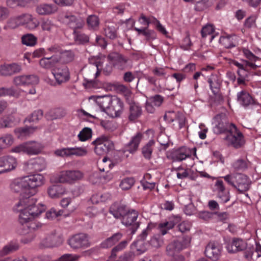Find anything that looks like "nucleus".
<instances>
[{
    "instance_id": "nucleus-1",
    "label": "nucleus",
    "mask_w": 261,
    "mask_h": 261,
    "mask_svg": "<svg viewBox=\"0 0 261 261\" xmlns=\"http://www.w3.org/2000/svg\"><path fill=\"white\" fill-rule=\"evenodd\" d=\"M46 206L41 202H38L37 199L30 196L20 198L15 204L14 210L19 214V221L21 224L19 233L24 237L21 242L28 244L32 242L36 237V231L41 227V224L38 222L32 221L46 210Z\"/></svg>"
},
{
    "instance_id": "nucleus-2",
    "label": "nucleus",
    "mask_w": 261,
    "mask_h": 261,
    "mask_svg": "<svg viewBox=\"0 0 261 261\" xmlns=\"http://www.w3.org/2000/svg\"><path fill=\"white\" fill-rule=\"evenodd\" d=\"M44 177L40 174H32L13 179L10 185L11 190L20 193V198L33 196L37 188L44 184Z\"/></svg>"
},
{
    "instance_id": "nucleus-3",
    "label": "nucleus",
    "mask_w": 261,
    "mask_h": 261,
    "mask_svg": "<svg viewBox=\"0 0 261 261\" xmlns=\"http://www.w3.org/2000/svg\"><path fill=\"white\" fill-rule=\"evenodd\" d=\"M223 178L228 185L236 188L240 193L246 192L250 188L251 181L245 174L237 173H230Z\"/></svg>"
},
{
    "instance_id": "nucleus-4",
    "label": "nucleus",
    "mask_w": 261,
    "mask_h": 261,
    "mask_svg": "<svg viewBox=\"0 0 261 261\" xmlns=\"http://www.w3.org/2000/svg\"><path fill=\"white\" fill-rule=\"evenodd\" d=\"M190 243V240L188 238H179L170 243L167 246V254L173 256L172 261H184V256L177 253L187 248Z\"/></svg>"
},
{
    "instance_id": "nucleus-5",
    "label": "nucleus",
    "mask_w": 261,
    "mask_h": 261,
    "mask_svg": "<svg viewBox=\"0 0 261 261\" xmlns=\"http://www.w3.org/2000/svg\"><path fill=\"white\" fill-rule=\"evenodd\" d=\"M107 59L111 65H108L103 68V71L107 74L111 72L112 67L123 70L128 66V58L118 53H110L107 56Z\"/></svg>"
},
{
    "instance_id": "nucleus-6",
    "label": "nucleus",
    "mask_w": 261,
    "mask_h": 261,
    "mask_svg": "<svg viewBox=\"0 0 261 261\" xmlns=\"http://www.w3.org/2000/svg\"><path fill=\"white\" fill-rule=\"evenodd\" d=\"M47 51H49V55L50 56L42 58L40 60L39 64L42 67L49 69L61 61V56L58 55L60 54V47L54 45L47 48Z\"/></svg>"
},
{
    "instance_id": "nucleus-7",
    "label": "nucleus",
    "mask_w": 261,
    "mask_h": 261,
    "mask_svg": "<svg viewBox=\"0 0 261 261\" xmlns=\"http://www.w3.org/2000/svg\"><path fill=\"white\" fill-rule=\"evenodd\" d=\"M94 151L98 155L105 154L114 147L112 141L107 136H102L93 142Z\"/></svg>"
},
{
    "instance_id": "nucleus-8",
    "label": "nucleus",
    "mask_w": 261,
    "mask_h": 261,
    "mask_svg": "<svg viewBox=\"0 0 261 261\" xmlns=\"http://www.w3.org/2000/svg\"><path fill=\"white\" fill-rule=\"evenodd\" d=\"M83 176V173L80 170H65L59 173L57 180L60 183L73 184L81 180Z\"/></svg>"
},
{
    "instance_id": "nucleus-9",
    "label": "nucleus",
    "mask_w": 261,
    "mask_h": 261,
    "mask_svg": "<svg viewBox=\"0 0 261 261\" xmlns=\"http://www.w3.org/2000/svg\"><path fill=\"white\" fill-rule=\"evenodd\" d=\"M63 242L62 237L55 231L45 234L41 239L39 245L41 248H54L60 246Z\"/></svg>"
},
{
    "instance_id": "nucleus-10",
    "label": "nucleus",
    "mask_w": 261,
    "mask_h": 261,
    "mask_svg": "<svg viewBox=\"0 0 261 261\" xmlns=\"http://www.w3.org/2000/svg\"><path fill=\"white\" fill-rule=\"evenodd\" d=\"M193 153L196 156V147L192 149L182 146L177 149L173 150L170 154L169 158L173 162H180L191 156Z\"/></svg>"
},
{
    "instance_id": "nucleus-11",
    "label": "nucleus",
    "mask_w": 261,
    "mask_h": 261,
    "mask_svg": "<svg viewBox=\"0 0 261 261\" xmlns=\"http://www.w3.org/2000/svg\"><path fill=\"white\" fill-rule=\"evenodd\" d=\"M68 244L73 249L87 248L90 246L88 236L85 233L73 235L68 240Z\"/></svg>"
},
{
    "instance_id": "nucleus-12",
    "label": "nucleus",
    "mask_w": 261,
    "mask_h": 261,
    "mask_svg": "<svg viewBox=\"0 0 261 261\" xmlns=\"http://www.w3.org/2000/svg\"><path fill=\"white\" fill-rule=\"evenodd\" d=\"M17 165V159L11 155L0 156V174L15 170Z\"/></svg>"
},
{
    "instance_id": "nucleus-13",
    "label": "nucleus",
    "mask_w": 261,
    "mask_h": 261,
    "mask_svg": "<svg viewBox=\"0 0 261 261\" xmlns=\"http://www.w3.org/2000/svg\"><path fill=\"white\" fill-rule=\"evenodd\" d=\"M52 73L55 78L56 82L51 81L50 84L56 86V83L61 85L68 82L70 80V72L68 68L65 65H62L55 68Z\"/></svg>"
},
{
    "instance_id": "nucleus-14",
    "label": "nucleus",
    "mask_w": 261,
    "mask_h": 261,
    "mask_svg": "<svg viewBox=\"0 0 261 261\" xmlns=\"http://www.w3.org/2000/svg\"><path fill=\"white\" fill-rule=\"evenodd\" d=\"M87 150L85 147H66L59 149L55 151L57 156L69 157L71 156H83L87 154Z\"/></svg>"
},
{
    "instance_id": "nucleus-15",
    "label": "nucleus",
    "mask_w": 261,
    "mask_h": 261,
    "mask_svg": "<svg viewBox=\"0 0 261 261\" xmlns=\"http://www.w3.org/2000/svg\"><path fill=\"white\" fill-rule=\"evenodd\" d=\"M123 108V103L120 98L116 96H112V100L106 112L111 117H117L121 114Z\"/></svg>"
},
{
    "instance_id": "nucleus-16",
    "label": "nucleus",
    "mask_w": 261,
    "mask_h": 261,
    "mask_svg": "<svg viewBox=\"0 0 261 261\" xmlns=\"http://www.w3.org/2000/svg\"><path fill=\"white\" fill-rule=\"evenodd\" d=\"M138 214L135 210L128 211L122 218V223L126 226H132V232L135 233L139 227V223L137 222Z\"/></svg>"
},
{
    "instance_id": "nucleus-17",
    "label": "nucleus",
    "mask_w": 261,
    "mask_h": 261,
    "mask_svg": "<svg viewBox=\"0 0 261 261\" xmlns=\"http://www.w3.org/2000/svg\"><path fill=\"white\" fill-rule=\"evenodd\" d=\"M223 140L227 145L232 146L236 148L241 147L245 143L243 136L241 132H237L236 135L229 133Z\"/></svg>"
},
{
    "instance_id": "nucleus-18",
    "label": "nucleus",
    "mask_w": 261,
    "mask_h": 261,
    "mask_svg": "<svg viewBox=\"0 0 261 261\" xmlns=\"http://www.w3.org/2000/svg\"><path fill=\"white\" fill-rule=\"evenodd\" d=\"M221 247L218 243L214 242H210L206 246L205 255L213 260L216 261L219 259L221 253Z\"/></svg>"
},
{
    "instance_id": "nucleus-19",
    "label": "nucleus",
    "mask_w": 261,
    "mask_h": 261,
    "mask_svg": "<svg viewBox=\"0 0 261 261\" xmlns=\"http://www.w3.org/2000/svg\"><path fill=\"white\" fill-rule=\"evenodd\" d=\"M64 20L73 31L83 28L85 24L84 19L82 17L70 14H66Z\"/></svg>"
},
{
    "instance_id": "nucleus-20",
    "label": "nucleus",
    "mask_w": 261,
    "mask_h": 261,
    "mask_svg": "<svg viewBox=\"0 0 261 261\" xmlns=\"http://www.w3.org/2000/svg\"><path fill=\"white\" fill-rule=\"evenodd\" d=\"M154 224L149 223L146 229L142 231V233L138 237L137 240L134 242V245L136 248L137 254H141L146 251V248L143 245V241L146 239L148 235V231L154 227Z\"/></svg>"
},
{
    "instance_id": "nucleus-21",
    "label": "nucleus",
    "mask_w": 261,
    "mask_h": 261,
    "mask_svg": "<svg viewBox=\"0 0 261 261\" xmlns=\"http://www.w3.org/2000/svg\"><path fill=\"white\" fill-rule=\"evenodd\" d=\"M25 165L27 166V170L34 171H41L46 167V162L42 158H37L30 160Z\"/></svg>"
},
{
    "instance_id": "nucleus-22",
    "label": "nucleus",
    "mask_w": 261,
    "mask_h": 261,
    "mask_svg": "<svg viewBox=\"0 0 261 261\" xmlns=\"http://www.w3.org/2000/svg\"><path fill=\"white\" fill-rule=\"evenodd\" d=\"M237 99L240 104L245 108L253 105H259L249 93L244 90L238 93Z\"/></svg>"
},
{
    "instance_id": "nucleus-23",
    "label": "nucleus",
    "mask_w": 261,
    "mask_h": 261,
    "mask_svg": "<svg viewBox=\"0 0 261 261\" xmlns=\"http://www.w3.org/2000/svg\"><path fill=\"white\" fill-rule=\"evenodd\" d=\"M39 21L36 17H34L29 14H24L21 15V25L29 30H33L38 27Z\"/></svg>"
},
{
    "instance_id": "nucleus-24",
    "label": "nucleus",
    "mask_w": 261,
    "mask_h": 261,
    "mask_svg": "<svg viewBox=\"0 0 261 261\" xmlns=\"http://www.w3.org/2000/svg\"><path fill=\"white\" fill-rule=\"evenodd\" d=\"M21 70V66L16 63L0 66V75L2 76H10L19 72Z\"/></svg>"
},
{
    "instance_id": "nucleus-25",
    "label": "nucleus",
    "mask_w": 261,
    "mask_h": 261,
    "mask_svg": "<svg viewBox=\"0 0 261 261\" xmlns=\"http://www.w3.org/2000/svg\"><path fill=\"white\" fill-rule=\"evenodd\" d=\"M246 243L241 239H234L227 243L226 248L229 253H236L244 250Z\"/></svg>"
},
{
    "instance_id": "nucleus-26",
    "label": "nucleus",
    "mask_w": 261,
    "mask_h": 261,
    "mask_svg": "<svg viewBox=\"0 0 261 261\" xmlns=\"http://www.w3.org/2000/svg\"><path fill=\"white\" fill-rule=\"evenodd\" d=\"M210 88L214 94L219 93L222 83L220 75L217 72L212 73L208 80Z\"/></svg>"
},
{
    "instance_id": "nucleus-27",
    "label": "nucleus",
    "mask_w": 261,
    "mask_h": 261,
    "mask_svg": "<svg viewBox=\"0 0 261 261\" xmlns=\"http://www.w3.org/2000/svg\"><path fill=\"white\" fill-rule=\"evenodd\" d=\"M128 211L125 205L119 203H114L110 208V213L117 219L122 218Z\"/></svg>"
},
{
    "instance_id": "nucleus-28",
    "label": "nucleus",
    "mask_w": 261,
    "mask_h": 261,
    "mask_svg": "<svg viewBox=\"0 0 261 261\" xmlns=\"http://www.w3.org/2000/svg\"><path fill=\"white\" fill-rule=\"evenodd\" d=\"M57 11V7L53 4H41L36 8V12L41 15H50Z\"/></svg>"
},
{
    "instance_id": "nucleus-29",
    "label": "nucleus",
    "mask_w": 261,
    "mask_h": 261,
    "mask_svg": "<svg viewBox=\"0 0 261 261\" xmlns=\"http://www.w3.org/2000/svg\"><path fill=\"white\" fill-rule=\"evenodd\" d=\"M214 121L217 133H221L226 129L227 119L225 114L221 113L216 115L214 118Z\"/></svg>"
},
{
    "instance_id": "nucleus-30",
    "label": "nucleus",
    "mask_w": 261,
    "mask_h": 261,
    "mask_svg": "<svg viewBox=\"0 0 261 261\" xmlns=\"http://www.w3.org/2000/svg\"><path fill=\"white\" fill-rule=\"evenodd\" d=\"M201 34L203 39H207L209 42H211L217 33L215 32V28L213 24H207L202 27Z\"/></svg>"
},
{
    "instance_id": "nucleus-31",
    "label": "nucleus",
    "mask_w": 261,
    "mask_h": 261,
    "mask_svg": "<svg viewBox=\"0 0 261 261\" xmlns=\"http://www.w3.org/2000/svg\"><path fill=\"white\" fill-rule=\"evenodd\" d=\"M143 136V134L141 133H137L126 146L125 150L132 153L135 152L138 148Z\"/></svg>"
},
{
    "instance_id": "nucleus-32",
    "label": "nucleus",
    "mask_w": 261,
    "mask_h": 261,
    "mask_svg": "<svg viewBox=\"0 0 261 261\" xmlns=\"http://www.w3.org/2000/svg\"><path fill=\"white\" fill-rule=\"evenodd\" d=\"M65 192V189L61 185H52L49 186L47 189V194L51 198H59L61 197Z\"/></svg>"
},
{
    "instance_id": "nucleus-33",
    "label": "nucleus",
    "mask_w": 261,
    "mask_h": 261,
    "mask_svg": "<svg viewBox=\"0 0 261 261\" xmlns=\"http://www.w3.org/2000/svg\"><path fill=\"white\" fill-rule=\"evenodd\" d=\"M216 190L218 193V197L221 199L224 203L229 201V198L228 194L225 192V188L222 180H217L215 185Z\"/></svg>"
},
{
    "instance_id": "nucleus-34",
    "label": "nucleus",
    "mask_w": 261,
    "mask_h": 261,
    "mask_svg": "<svg viewBox=\"0 0 261 261\" xmlns=\"http://www.w3.org/2000/svg\"><path fill=\"white\" fill-rule=\"evenodd\" d=\"M122 234L120 232L116 233L112 237L106 239L101 242L100 246L102 248H108L113 246L122 238Z\"/></svg>"
},
{
    "instance_id": "nucleus-35",
    "label": "nucleus",
    "mask_w": 261,
    "mask_h": 261,
    "mask_svg": "<svg viewBox=\"0 0 261 261\" xmlns=\"http://www.w3.org/2000/svg\"><path fill=\"white\" fill-rule=\"evenodd\" d=\"M176 223L173 220L165 221L160 223L157 226V229L162 235H165L168 231L172 229Z\"/></svg>"
},
{
    "instance_id": "nucleus-36",
    "label": "nucleus",
    "mask_w": 261,
    "mask_h": 261,
    "mask_svg": "<svg viewBox=\"0 0 261 261\" xmlns=\"http://www.w3.org/2000/svg\"><path fill=\"white\" fill-rule=\"evenodd\" d=\"M19 246L16 241H11L0 250V256H5L12 253L19 249Z\"/></svg>"
},
{
    "instance_id": "nucleus-37",
    "label": "nucleus",
    "mask_w": 261,
    "mask_h": 261,
    "mask_svg": "<svg viewBox=\"0 0 261 261\" xmlns=\"http://www.w3.org/2000/svg\"><path fill=\"white\" fill-rule=\"evenodd\" d=\"M219 42L225 48H232L237 44V38L234 35L221 36L219 39Z\"/></svg>"
},
{
    "instance_id": "nucleus-38",
    "label": "nucleus",
    "mask_w": 261,
    "mask_h": 261,
    "mask_svg": "<svg viewBox=\"0 0 261 261\" xmlns=\"http://www.w3.org/2000/svg\"><path fill=\"white\" fill-rule=\"evenodd\" d=\"M75 42L77 44H85L89 41V37L81 31L77 30L73 32Z\"/></svg>"
},
{
    "instance_id": "nucleus-39",
    "label": "nucleus",
    "mask_w": 261,
    "mask_h": 261,
    "mask_svg": "<svg viewBox=\"0 0 261 261\" xmlns=\"http://www.w3.org/2000/svg\"><path fill=\"white\" fill-rule=\"evenodd\" d=\"M86 22L89 30L93 31H96L98 30L100 20L99 17L97 15H89L87 18Z\"/></svg>"
},
{
    "instance_id": "nucleus-40",
    "label": "nucleus",
    "mask_w": 261,
    "mask_h": 261,
    "mask_svg": "<svg viewBox=\"0 0 261 261\" xmlns=\"http://www.w3.org/2000/svg\"><path fill=\"white\" fill-rule=\"evenodd\" d=\"M104 31L106 36L111 39H114L117 37V29L113 23L106 22Z\"/></svg>"
},
{
    "instance_id": "nucleus-41",
    "label": "nucleus",
    "mask_w": 261,
    "mask_h": 261,
    "mask_svg": "<svg viewBox=\"0 0 261 261\" xmlns=\"http://www.w3.org/2000/svg\"><path fill=\"white\" fill-rule=\"evenodd\" d=\"M26 153L29 155L37 154L41 150V145L36 142H28L25 143Z\"/></svg>"
},
{
    "instance_id": "nucleus-42",
    "label": "nucleus",
    "mask_w": 261,
    "mask_h": 261,
    "mask_svg": "<svg viewBox=\"0 0 261 261\" xmlns=\"http://www.w3.org/2000/svg\"><path fill=\"white\" fill-rule=\"evenodd\" d=\"M35 129L36 127L32 126L19 127L14 130V133L18 138L21 139L32 134L35 131Z\"/></svg>"
},
{
    "instance_id": "nucleus-43",
    "label": "nucleus",
    "mask_w": 261,
    "mask_h": 261,
    "mask_svg": "<svg viewBox=\"0 0 261 261\" xmlns=\"http://www.w3.org/2000/svg\"><path fill=\"white\" fill-rule=\"evenodd\" d=\"M20 90L15 89L12 87L10 88H0V96H12L18 97L20 95Z\"/></svg>"
},
{
    "instance_id": "nucleus-44",
    "label": "nucleus",
    "mask_w": 261,
    "mask_h": 261,
    "mask_svg": "<svg viewBox=\"0 0 261 261\" xmlns=\"http://www.w3.org/2000/svg\"><path fill=\"white\" fill-rule=\"evenodd\" d=\"M154 144L153 140H150L142 147V153L146 159L149 160L151 158Z\"/></svg>"
},
{
    "instance_id": "nucleus-45",
    "label": "nucleus",
    "mask_w": 261,
    "mask_h": 261,
    "mask_svg": "<svg viewBox=\"0 0 261 261\" xmlns=\"http://www.w3.org/2000/svg\"><path fill=\"white\" fill-rule=\"evenodd\" d=\"M249 164L247 160L240 159L233 163L232 167L235 171H243L248 168Z\"/></svg>"
},
{
    "instance_id": "nucleus-46",
    "label": "nucleus",
    "mask_w": 261,
    "mask_h": 261,
    "mask_svg": "<svg viewBox=\"0 0 261 261\" xmlns=\"http://www.w3.org/2000/svg\"><path fill=\"white\" fill-rule=\"evenodd\" d=\"M37 38L32 34H27L21 37V42L27 46H33L37 43Z\"/></svg>"
},
{
    "instance_id": "nucleus-47",
    "label": "nucleus",
    "mask_w": 261,
    "mask_h": 261,
    "mask_svg": "<svg viewBox=\"0 0 261 261\" xmlns=\"http://www.w3.org/2000/svg\"><path fill=\"white\" fill-rule=\"evenodd\" d=\"M65 112L61 108L50 110L47 114V117L51 119L61 118L65 115Z\"/></svg>"
},
{
    "instance_id": "nucleus-48",
    "label": "nucleus",
    "mask_w": 261,
    "mask_h": 261,
    "mask_svg": "<svg viewBox=\"0 0 261 261\" xmlns=\"http://www.w3.org/2000/svg\"><path fill=\"white\" fill-rule=\"evenodd\" d=\"M16 114L8 116L4 118L3 122L0 124V127H11L13 124L19 121V120L16 118Z\"/></svg>"
},
{
    "instance_id": "nucleus-49",
    "label": "nucleus",
    "mask_w": 261,
    "mask_h": 261,
    "mask_svg": "<svg viewBox=\"0 0 261 261\" xmlns=\"http://www.w3.org/2000/svg\"><path fill=\"white\" fill-rule=\"evenodd\" d=\"M135 183V179L134 177H125L121 180L119 187L122 190H128L134 186Z\"/></svg>"
},
{
    "instance_id": "nucleus-50",
    "label": "nucleus",
    "mask_w": 261,
    "mask_h": 261,
    "mask_svg": "<svg viewBox=\"0 0 261 261\" xmlns=\"http://www.w3.org/2000/svg\"><path fill=\"white\" fill-rule=\"evenodd\" d=\"M129 111V119L130 121L136 120L141 114V108L136 104L130 106Z\"/></svg>"
},
{
    "instance_id": "nucleus-51",
    "label": "nucleus",
    "mask_w": 261,
    "mask_h": 261,
    "mask_svg": "<svg viewBox=\"0 0 261 261\" xmlns=\"http://www.w3.org/2000/svg\"><path fill=\"white\" fill-rule=\"evenodd\" d=\"M112 100V96H105L99 98L97 102L100 108L105 112L108 110Z\"/></svg>"
},
{
    "instance_id": "nucleus-52",
    "label": "nucleus",
    "mask_w": 261,
    "mask_h": 261,
    "mask_svg": "<svg viewBox=\"0 0 261 261\" xmlns=\"http://www.w3.org/2000/svg\"><path fill=\"white\" fill-rule=\"evenodd\" d=\"M114 164L112 163L111 160L105 157L103 158L101 163H99L98 164V168L100 171H109L113 166Z\"/></svg>"
},
{
    "instance_id": "nucleus-53",
    "label": "nucleus",
    "mask_w": 261,
    "mask_h": 261,
    "mask_svg": "<svg viewBox=\"0 0 261 261\" xmlns=\"http://www.w3.org/2000/svg\"><path fill=\"white\" fill-rule=\"evenodd\" d=\"M92 135V129L89 127H84L80 131L77 137L80 141L84 142L91 139Z\"/></svg>"
},
{
    "instance_id": "nucleus-54",
    "label": "nucleus",
    "mask_w": 261,
    "mask_h": 261,
    "mask_svg": "<svg viewBox=\"0 0 261 261\" xmlns=\"http://www.w3.org/2000/svg\"><path fill=\"white\" fill-rule=\"evenodd\" d=\"M59 55L61 56V59H62L63 62L66 63L72 61L74 58V54L71 50H65L61 53L60 48Z\"/></svg>"
},
{
    "instance_id": "nucleus-55",
    "label": "nucleus",
    "mask_w": 261,
    "mask_h": 261,
    "mask_svg": "<svg viewBox=\"0 0 261 261\" xmlns=\"http://www.w3.org/2000/svg\"><path fill=\"white\" fill-rule=\"evenodd\" d=\"M64 212L63 210H57L53 207L46 212V217L48 219H53L63 215Z\"/></svg>"
},
{
    "instance_id": "nucleus-56",
    "label": "nucleus",
    "mask_w": 261,
    "mask_h": 261,
    "mask_svg": "<svg viewBox=\"0 0 261 261\" xmlns=\"http://www.w3.org/2000/svg\"><path fill=\"white\" fill-rule=\"evenodd\" d=\"M127 245V241H123L121 242L120 243H119L116 246L114 247L112 250L111 255L110 257V259H113L115 258L117 253L124 249L126 247Z\"/></svg>"
},
{
    "instance_id": "nucleus-57",
    "label": "nucleus",
    "mask_w": 261,
    "mask_h": 261,
    "mask_svg": "<svg viewBox=\"0 0 261 261\" xmlns=\"http://www.w3.org/2000/svg\"><path fill=\"white\" fill-rule=\"evenodd\" d=\"M28 2L25 0H7V5L10 8H15L17 6L25 7L27 5Z\"/></svg>"
},
{
    "instance_id": "nucleus-58",
    "label": "nucleus",
    "mask_w": 261,
    "mask_h": 261,
    "mask_svg": "<svg viewBox=\"0 0 261 261\" xmlns=\"http://www.w3.org/2000/svg\"><path fill=\"white\" fill-rule=\"evenodd\" d=\"M43 112L41 110H38L35 111L31 115V116L27 118L25 120V122L29 121L34 122L38 121V120L42 118L43 117Z\"/></svg>"
},
{
    "instance_id": "nucleus-59",
    "label": "nucleus",
    "mask_w": 261,
    "mask_h": 261,
    "mask_svg": "<svg viewBox=\"0 0 261 261\" xmlns=\"http://www.w3.org/2000/svg\"><path fill=\"white\" fill-rule=\"evenodd\" d=\"M21 25V15L11 18L8 22V27L15 29Z\"/></svg>"
},
{
    "instance_id": "nucleus-60",
    "label": "nucleus",
    "mask_w": 261,
    "mask_h": 261,
    "mask_svg": "<svg viewBox=\"0 0 261 261\" xmlns=\"http://www.w3.org/2000/svg\"><path fill=\"white\" fill-rule=\"evenodd\" d=\"M149 244L153 247L158 248L163 244V240L160 236L156 235L151 238Z\"/></svg>"
},
{
    "instance_id": "nucleus-61",
    "label": "nucleus",
    "mask_w": 261,
    "mask_h": 261,
    "mask_svg": "<svg viewBox=\"0 0 261 261\" xmlns=\"http://www.w3.org/2000/svg\"><path fill=\"white\" fill-rule=\"evenodd\" d=\"M41 28L43 31L50 32L55 28V24L51 20L44 19L41 22Z\"/></svg>"
},
{
    "instance_id": "nucleus-62",
    "label": "nucleus",
    "mask_w": 261,
    "mask_h": 261,
    "mask_svg": "<svg viewBox=\"0 0 261 261\" xmlns=\"http://www.w3.org/2000/svg\"><path fill=\"white\" fill-rule=\"evenodd\" d=\"M148 100L152 103L153 106L160 107L164 101V97L159 94H156L153 96L150 97Z\"/></svg>"
},
{
    "instance_id": "nucleus-63",
    "label": "nucleus",
    "mask_w": 261,
    "mask_h": 261,
    "mask_svg": "<svg viewBox=\"0 0 261 261\" xmlns=\"http://www.w3.org/2000/svg\"><path fill=\"white\" fill-rule=\"evenodd\" d=\"M28 77L26 75L16 76L13 79V83L16 86H27L26 80Z\"/></svg>"
},
{
    "instance_id": "nucleus-64",
    "label": "nucleus",
    "mask_w": 261,
    "mask_h": 261,
    "mask_svg": "<svg viewBox=\"0 0 261 261\" xmlns=\"http://www.w3.org/2000/svg\"><path fill=\"white\" fill-rule=\"evenodd\" d=\"M1 138L7 148L11 146L14 143V139L11 134H6Z\"/></svg>"
}]
</instances>
